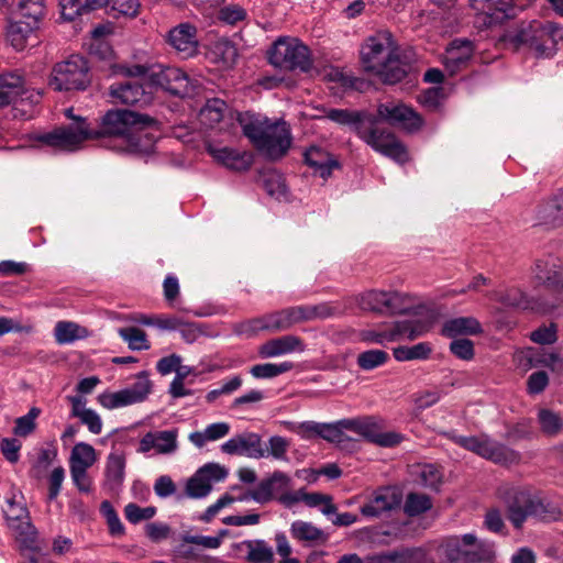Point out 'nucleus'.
<instances>
[{
	"label": "nucleus",
	"instance_id": "9b49d317",
	"mask_svg": "<svg viewBox=\"0 0 563 563\" xmlns=\"http://www.w3.org/2000/svg\"><path fill=\"white\" fill-rule=\"evenodd\" d=\"M358 307L378 314L404 313L410 308V297L400 291L367 290L357 297Z\"/></svg>",
	"mask_w": 563,
	"mask_h": 563
},
{
	"label": "nucleus",
	"instance_id": "7ed1b4c3",
	"mask_svg": "<svg viewBox=\"0 0 563 563\" xmlns=\"http://www.w3.org/2000/svg\"><path fill=\"white\" fill-rule=\"evenodd\" d=\"M154 120L146 114L130 110H109L102 118L100 128L93 130V139L108 140L110 147L119 151L126 150L132 144L133 129L136 125L146 126Z\"/></svg>",
	"mask_w": 563,
	"mask_h": 563
},
{
	"label": "nucleus",
	"instance_id": "4d7b16f0",
	"mask_svg": "<svg viewBox=\"0 0 563 563\" xmlns=\"http://www.w3.org/2000/svg\"><path fill=\"white\" fill-rule=\"evenodd\" d=\"M444 553L451 563H466L468 550L464 549L462 538L451 537L444 542Z\"/></svg>",
	"mask_w": 563,
	"mask_h": 563
},
{
	"label": "nucleus",
	"instance_id": "4c0bfd02",
	"mask_svg": "<svg viewBox=\"0 0 563 563\" xmlns=\"http://www.w3.org/2000/svg\"><path fill=\"white\" fill-rule=\"evenodd\" d=\"M37 29V26L30 25L27 22L13 18L7 30V38L12 47L16 51H22L25 48L30 36Z\"/></svg>",
	"mask_w": 563,
	"mask_h": 563
},
{
	"label": "nucleus",
	"instance_id": "a18cd8bd",
	"mask_svg": "<svg viewBox=\"0 0 563 563\" xmlns=\"http://www.w3.org/2000/svg\"><path fill=\"white\" fill-rule=\"evenodd\" d=\"M261 181L263 188L266 192L275 197L276 199H280L286 196V185L283 175L276 169H267L262 173Z\"/></svg>",
	"mask_w": 563,
	"mask_h": 563
},
{
	"label": "nucleus",
	"instance_id": "393cba45",
	"mask_svg": "<svg viewBox=\"0 0 563 563\" xmlns=\"http://www.w3.org/2000/svg\"><path fill=\"white\" fill-rule=\"evenodd\" d=\"M305 163L322 178H328L332 170L340 167L333 155L319 146H310L303 153Z\"/></svg>",
	"mask_w": 563,
	"mask_h": 563
},
{
	"label": "nucleus",
	"instance_id": "603ef678",
	"mask_svg": "<svg viewBox=\"0 0 563 563\" xmlns=\"http://www.w3.org/2000/svg\"><path fill=\"white\" fill-rule=\"evenodd\" d=\"M118 333L131 350L143 351L151 347L146 333L139 328H120Z\"/></svg>",
	"mask_w": 563,
	"mask_h": 563
},
{
	"label": "nucleus",
	"instance_id": "f8f14e48",
	"mask_svg": "<svg viewBox=\"0 0 563 563\" xmlns=\"http://www.w3.org/2000/svg\"><path fill=\"white\" fill-rule=\"evenodd\" d=\"M452 440L461 448L468 450L486 460L498 464H510L519 460L516 451L490 439L487 435L463 437L453 435Z\"/></svg>",
	"mask_w": 563,
	"mask_h": 563
},
{
	"label": "nucleus",
	"instance_id": "2eb2a0df",
	"mask_svg": "<svg viewBox=\"0 0 563 563\" xmlns=\"http://www.w3.org/2000/svg\"><path fill=\"white\" fill-rule=\"evenodd\" d=\"M152 80L168 93L177 97H190L196 92L195 82L177 67H162L152 74Z\"/></svg>",
	"mask_w": 563,
	"mask_h": 563
},
{
	"label": "nucleus",
	"instance_id": "473e14b6",
	"mask_svg": "<svg viewBox=\"0 0 563 563\" xmlns=\"http://www.w3.org/2000/svg\"><path fill=\"white\" fill-rule=\"evenodd\" d=\"M291 538L306 545L323 544L328 540V534L311 522L296 520L290 525Z\"/></svg>",
	"mask_w": 563,
	"mask_h": 563
},
{
	"label": "nucleus",
	"instance_id": "49530a36",
	"mask_svg": "<svg viewBox=\"0 0 563 563\" xmlns=\"http://www.w3.org/2000/svg\"><path fill=\"white\" fill-rule=\"evenodd\" d=\"M344 422L345 419H341L331 423H321L319 438L343 448L345 442L352 441V439L344 433V430H346L343 426Z\"/></svg>",
	"mask_w": 563,
	"mask_h": 563
},
{
	"label": "nucleus",
	"instance_id": "ea45409f",
	"mask_svg": "<svg viewBox=\"0 0 563 563\" xmlns=\"http://www.w3.org/2000/svg\"><path fill=\"white\" fill-rule=\"evenodd\" d=\"M532 506L531 517L541 521H556L563 515L559 505L534 495L532 496Z\"/></svg>",
	"mask_w": 563,
	"mask_h": 563
},
{
	"label": "nucleus",
	"instance_id": "69168bd1",
	"mask_svg": "<svg viewBox=\"0 0 563 563\" xmlns=\"http://www.w3.org/2000/svg\"><path fill=\"white\" fill-rule=\"evenodd\" d=\"M449 350L455 357L463 361H471L475 355L474 343L468 339H453Z\"/></svg>",
	"mask_w": 563,
	"mask_h": 563
},
{
	"label": "nucleus",
	"instance_id": "20e7f679",
	"mask_svg": "<svg viewBox=\"0 0 563 563\" xmlns=\"http://www.w3.org/2000/svg\"><path fill=\"white\" fill-rule=\"evenodd\" d=\"M357 135L368 146L379 154L405 164L409 161V153L405 144L388 129L380 128L377 118L372 114L357 126Z\"/></svg>",
	"mask_w": 563,
	"mask_h": 563
},
{
	"label": "nucleus",
	"instance_id": "bf43d9fd",
	"mask_svg": "<svg viewBox=\"0 0 563 563\" xmlns=\"http://www.w3.org/2000/svg\"><path fill=\"white\" fill-rule=\"evenodd\" d=\"M232 329L236 335L252 338L260 331H266L264 316L234 323Z\"/></svg>",
	"mask_w": 563,
	"mask_h": 563
},
{
	"label": "nucleus",
	"instance_id": "423d86ee",
	"mask_svg": "<svg viewBox=\"0 0 563 563\" xmlns=\"http://www.w3.org/2000/svg\"><path fill=\"white\" fill-rule=\"evenodd\" d=\"M268 60L285 70L308 73L312 67L309 47L295 37L277 38L268 51Z\"/></svg>",
	"mask_w": 563,
	"mask_h": 563
},
{
	"label": "nucleus",
	"instance_id": "cd10ccee",
	"mask_svg": "<svg viewBox=\"0 0 563 563\" xmlns=\"http://www.w3.org/2000/svg\"><path fill=\"white\" fill-rule=\"evenodd\" d=\"M484 332L475 317H456L446 320L441 328V335L455 339L460 335H479Z\"/></svg>",
	"mask_w": 563,
	"mask_h": 563
},
{
	"label": "nucleus",
	"instance_id": "338daca9",
	"mask_svg": "<svg viewBox=\"0 0 563 563\" xmlns=\"http://www.w3.org/2000/svg\"><path fill=\"white\" fill-rule=\"evenodd\" d=\"M214 54H217L225 67L234 65L238 58V49L230 41H221L214 45Z\"/></svg>",
	"mask_w": 563,
	"mask_h": 563
},
{
	"label": "nucleus",
	"instance_id": "1a4fd4ad",
	"mask_svg": "<svg viewBox=\"0 0 563 563\" xmlns=\"http://www.w3.org/2000/svg\"><path fill=\"white\" fill-rule=\"evenodd\" d=\"M96 136L93 129L85 118H78L76 122L67 126H60L52 132L43 133L37 136V141L60 151L73 152L80 147V145Z\"/></svg>",
	"mask_w": 563,
	"mask_h": 563
},
{
	"label": "nucleus",
	"instance_id": "a878e982",
	"mask_svg": "<svg viewBox=\"0 0 563 563\" xmlns=\"http://www.w3.org/2000/svg\"><path fill=\"white\" fill-rule=\"evenodd\" d=\"M305 350L303 342L296 335H284L272 339L258 347V354L263 358L276 357L292 352H302Z\"/></svg>",
	"mask_w": 563,
	"mask_h": 563
},
{
	"label": "nucleus",
	"instance_id": "0eeeda50",
	"mask_svg": "<svg viewBox=\"0 0 563 563\" xmlns=\"http://www.w3.org/2000/svg\"><path fill=\"white\" fill-rule=\"evenodd\" d=\"M88 71L87 60L73 55L54 66L48 85L56 91L85 90L90 84Z\"/></svg>",
	"mask_w": 563,
	"mask_h": 563
},
{
	"label": "nucleus",
	"instance_id": "f03ea898",
	"mask_svg": "<svg viewBox=\"0 0 563 563\" xmlns=\"http://www.w3.org/2000/svg\"><path fill=\"white\" fill-rule=\"evenodd\" d=\"M238 121L244 135L271 159H279L288 152L292 139L285 121L271 122L247 112L239 114Z\"/></svg>",
	"mask_w": 563,
	"mask_h": 563
},
{
	"label": "nucleus",
	"instance_id": "3c124183",
	"mask_svg": "<svg viewBox=\"0 0 563 563\" xmlns=\"http://www.w3.org/2000/svg\"><path fill=\"white\" fill-rule=\"evenodd\" d=\"M325 117L342 125H352L357 133V126L365 121L368 114L358 111H351L347 109H330Z\"/></svg>",
	"mask_w": 563,
	"mask_h": 563
},
{
	"label": "nucleus",
	"instance_id": "de8ad7c7",
	"mask_svg": "<svg viewBox=\"0 0 563 563\" xmlns=\"http://www.w3.org/2000/svg\"><path fill=\"white\" fill-rule=\"evenodd\" d=\"M294 368L291 362H282L279 364L264 363L256 364L250 368V374L257 379H269L287 373Z\"/></svg>",
	"mask_w": 563,
	"mask_h": 563
},
{
	"label": "nucleus",
	"instance_id": "bb28decb",
	"mask_svg": "<svg viewBox=\"0 0 563 563\" xmlns=\"http://www.w3.org/2000/svg\"><path fill=\"white\" fill-rule=\"evenodd\" d=\"M473 55V44L468 40L456 38L446 48L444 56L445 68L451 75L464 67Z\"/></svg>",
	"mask_w": 563,
	"mask_h": 563
},
{
	"label": "nucleus",
	"instance_id": "a19ab883",
	"mask_svg": "<svg viewBox=\"0 0 563 563\" xmlns=\"http://www.w3.org/2000/svg\"><path fill=\"white\" fill-rule=\"evenodd\" d=\"M228 110V106L225 101L219 98L209 99L205 107L200 110L199 117L200 121L209 126L213 128L216 124L221 122L224 117V113Z\"/></svg>",
	"mask_w": 563,
	"mask_h": 563
},
{
	"label": "nucleus",
	"instance_id": "5fc2aeb1",
	"mask_svg": "<svg viewBox=\"0 0 563 563\" xmlns=\"http://www.w3.org/2000/svg\"><path fill=\"white\" fill-rule=\"evenodd\" d=\"M388 360V354L383 350H368L357 356V365L364 371H372Z\"/></svg>",
	"mask_w": 563,
	"mask_h": 563
},
{
	"label": "nucleus",
	"instance_id": "c85d7f7f",
	"mask_svg": "<svg viewBox=\"0 0 563 563\" xmlns=\"http://www.w3.org/2000/svg\"><path fill=\"white\" fill-rule=\"evenodd\" d=\"M209 153L216 161L236 172L247 170L253 163V157L250 153L240 152L230 147H210Z\"/></svg>",
	"mask_w": 563,
	"mask_h": 563
},
{
	"label": "nucleus",
	"instance_id": "052dcab7",
	"mask_svg": "<svg viewBox=\"0 0 563 563\" xmlns=\"http://www.w3.org/2000/svg\"><path fill=\"white\" fill-rule=\"evenodd\" d=\"M444 99L442 87H433L422 91L418 96L419 103L428 111H437Z\"/></svg>",
	"mask_w": 563,
	"mask_h": 563
},
{
	"label": "nucleus",
	"instance_id": "c756f323",
	"mask_svg": "<svg viewBox=\"0 0 563 563\" xmlns=\"http://www.w3.org/2000/svg\"><path fill=\"white\" fill-rule=\"evenodd\" d=\"M126 456L121 450L113 449L106 462L104 476L106 485L110 489H118L125 478Z\"/></svg>",
	"mask_w": 563,
	"mask_h": 563
},
{
	"label": "nucleus",
	"instance_id": "39448f33",
	"mask_svg": "<svg viewBox=\"0 0 563 563\" xmlns=\"http://www.w3.org/2000/svg\"><path fill=\"white\" fill-rule=\"evenodd\" d=\"M519 44L529 46L538 56L551 57L563 41V27L552 21H532L516 35Z\"/></svg>",
	"mask_w": 563,
	"mask_h": 563
},
{
	"label": "nucleus",
	"instance_id": "7c9ffc66",
	"mask_svg": "<svg viewBox=\"0 0 563 563\" xmlns=\"http://www.w3.org/2000/svg\"><path fill=\"white\" fill-rule=\"evenodd\" d=\"M464 545H474V550H468L466 554V563H494L496 560L495 543L492 541H477L473 533L462 536Z\"/></svg>",
	"mask_w": 563,
	"mask_h": 563
},
{
	"label": "nucleus",
	"instance_id": "864d4df0",
	"mask_svg": "<svg viewBox=\"0 0 563 563\" xmlns=\"http://www.w3.org/2000/svg\"><path fill=\"white\" fill-rule=\"evenodd\" d=\"M432 501L429 496L419 493H409L407 495L404 510L410 516H418L431 509Z\"/></svg>",
	"mask_w": 563,
	"mask_h": 563
},
{
	"label": "nucleus",
	"instance_id": "412c9836",
	"mask_svg": "<svg viewBox=\"0 0 563 563\" xmlns=\"http://www.w3.org/2000/svg\"><path fill=\"white\" fill-rule=\"evenodd\" d=\"M494 299L506 307L532 310L541 313L549 312L555 307L554 303L548 305L540 302L538 299L529 298L521 289L515 287L495 292Z\"/></svg>",
	"mask_w": 563,
	"mask_h": 563
},
{
	"label": "nucleus",
	"instance_id": "dca6fc26",
	"mask_svg": "<svg viewBox=\"0 0 563 563\" xmlns=\"http://www.w3.org/2000/svg\"><path fill=\"white\" fill-rule=\"evenodd\" d=\"M24 78L18 73H4L0 75V107L11 103H23L29 101L31 104L38 103L41 93L35 90H29L24 87Z\"/></svg>",
	"mask_w": 563,
	"mask_h": 563
},
{
	"label": "nucleus",
	"instance_id": "b1692460",
	"mask_svg": "<svg viewBox=\"0 0 563 563\" xmlns=\"http://www.w3.org/2000/svg\"><path fill=\"white\" fill-rule=\"evenodd\" d=\"M177 430L151 431L140 441L139 452L155 450L158 454H169L177 449Z\"/></svg>",
	"mask_w": 563,
	"mask_h": 563
},
{
	"label": "nucleus",
	"instance_id": "6e6552de",
	"mask_svg": "<svg viewBox=\"0 0 563 563\" xmlns=\"http://www.w3.org/2000/svg\"><path fill=\"white\" fill-rule=\"evenodd\" d=\"M343 426L367 442L382 448L397 446L404 440V435L399 432L384 431L385 420L376 416L346 418Z\"/></svg>",
	"mask_w": 563,
	"mask_h": 563
},
{
	"label": "nucleus",
	"instance_id": "c03bdc74",
	"mask_svg": "<svg viewBox=\"0 0 563 563\" xmlns=\"http://www.w3.org/2000/svg\"><path fill=\"white\" fill-rule=\"evenodd\" d=\"M97 461L96 450L86 442L77 443L70 453L69 466L89 468Z\"/></svg>",
	"mask_w": 563,
	"mask_h": 563
},
{
	"label": "nucleus",
	"instance_id": "ddd939ff",
	"mask_svg": "<svg viewBox=\"0 0 563 563\" xmlns=\"http://www.w3.org/2000/svg\"><path fill=\"white\" fill-rule=\"evenodd\" d=\"M475 11V24L481 29H489L501 24L515 15L512 0H468Z\"/></svg>",
	"mask_w": 563,
	"mask_h": 563
},
{
	"label": "nucleus",
	"instance_id": "79ce46f5",
	"mask_svg": "<svg viewBox=\"0 0 563 563\" xmlns=\"http://www.w3.org/2000/svg\"><path fill=\"white\" fill-rule=\"evenodd\" d=\"M432 353V346L428 342H420L412 346H398L393 350L394 357L398 362L413 360H427Z\"/></svg>",
	"mask_w": 563,
	"mask_h": 563
},
{
	"label": "nucleus",
	"instance_id": "2f4dec72",
	"mask_svg": "<svg viewBox=\"0 0 563 563\" xmlns=\"http://www.w3.org/2000/svg\"><path fill=\"white\" fill-rule=\"evenodd\" d=\"M266 331L279 332L302 322L299 306L288 307L283 310L264 314Z\"/></svg>",
	"mask_w": 563,
	"mask_h": 563
},
{
	"label": "nucleus",
	"instance_id": "5701e85b",
	"mask_svg": "<svg viewBox=\"0 0 563 563\" xmlns=\"http://www.w3.org/2000/svg\"><path fill=\"white\" fill-rule=\"evenodd\" d=\"M168 43L183 58L191 57L198 47L197 29L190 23H181L169 31Z\"/></svg>",
	"mask_w": 563,
	"mask_h": 563
},
{
	"label": "nucleus",
	"instance_id": "9d476101",
	"mask_svg": "<svg viewBox=\"0 0 563 563\" xmlns=\"http://www.w3.org/2000/svg\"><path fill=\"white\" fill-rule=\"evenodd\" d=\"M60 16L74 21L77 16L107 5L120 15L134 18L139 13L137 0H58Z\"/></svg>",
	"mask_w": 563,
	"mask_h": 563
},
{
	"label": "nucleus",
	"instance_id": "c9c22d12",
	"mask_svg": "<svg viewBox=\"0 0 563 563\" xmlns=\"http://www.w3.org/2000/svg\"><path fill=\"white\" fill-rule=\"evenodd\" d=\"M8 527L13 533L15 541L20 544L22 550H35L37 531L30 521V518L13 521Z\"/></svg>",
	"mask_w": 563,
	"mask_h": 563
},
{
	"label": "nucleus",
	"instance_id": "8fccbe9b",
	"mask_svg": "<svg viewBox=\"0 0 563 563\" xmlns=\"http://www.w3.org/2000/svg\"><path fill=\"white\" fill-rule=\"evenodd\" d=\"M302 322L316 319H327L340 314V309L329 302H321L313 306H299Z\"/></svg>",
	"mask_w": 563,
	"mask_h": 563
},
{
	"label": "nucleus",
	"instance_id": "0e129e2a",
	"mask_svg": "<svg viewBox=\"0 0 563 563\" xmlns=\"http://www.w3.org/2000/svg\"><path fill=\"white\" fill-rule=\"evenodd\" d=\"M288 429L299 435L303 440H311L313 438H319L320 435V428L321 422H314V421H305L301 423H294L288 422L287 423Z\"/></svg>",
	"mask_w": 563,
	"mask_h": 563
},
{
	"label": "nucleus",
	"instance_id": "f3484780",
	"mask_svg": "<svg viewBox=\"0 0 563 563\" xmlns=\"http://www.w3.org/2000/svg\"><path fill=\"white\" fill-rule=\"evenodd\" d=\"M377 121L398 125L409 132L418 131L423 125L422 117L404 103L386 102L377 107Z\"/></svg>",
	"mask_w": 563,
	"mask_h": 563
},
{
	"label": "nucleus",
	"instance_id": "680f3d73",
	"mask_svg": "<svg viewBox=\"0 0 563 563\" xmlns=\"http://www.w3.org/2000/svg\"><path fill=\"white\" fill-rule=\"evenodd\" d=\"M156 514V508L153 506L140 507L134 503H130L124 507V515L129 522L136 525L143 520L152 519Z\"/></svg>",
	"mask_w": 563,
	"mask_h": 563
},
{
	"label": "nucleus",
	"instance_id": "13d9d810",
	"mask_svg": "<svg viewBox=\"0 0 563 563\" xmlns=\"http://www.w3.org/2000/svg\"><path fill=\"white\" fill-rule=\"evenodd\" d=\"M210 492L211 483L198 472L186 484V495L190 498H203Z\"/></svg>",
	"mask_w": 563,
	"mask_h": 563
},
{
	"label": "nucleus",
	"instance_id": "58836bf2",
	"mask_svg": "<svg viewBox=\"0 0 563 563\" xmlns=\"http://www.w3.org/2000/svg\"><path fill=\"white\" fill-rule=\"evenodd\" d=\"M88 336V330L73 321H58L54 328L55 341L60 344H69Z\"/></svg>",
	"mask_w": 563,
	"mask_h": 563
},
{
	"label": "nucleus",
	"instance_id": "f704fd0d",
	"mask_svg": "<svg viewBox=\"0 0 563 563\" xmlns=\"http://www.w3.org/2000/svg\"><path fill=\"white\" fill-rule=\"evenodd\" d=\"M280 500L286 506H291L299 500L305 501L309 507L320 506L321 512L325 516H330L336 512V507L332 504V498L328 495L319 493L290 494L283 496Z\"/></svg>",
	"mask_w": 563,
	"mask_h": 563
},
{
	"label": "nucleus",
	"instance_id": "6e6d98bb",
	"mask_svg": "<svg viewBox=\"0 0 563 563\" xmlns=\"http://www.w3.org/2000/svg\"><path fill=\"white\" fill-rule=\"evenodd\" d=\"M41 415V409L32 407L29 412L15 420L13 433L18 437H27L36 428V418Z\"/></svg>",
	"mask_w": 563,
	"mask_h": 563
},
{
	"label": "nucleus",
	"instance_id": "72a5a7b5",
	"mask_svg": "<svg viewBox=\"0 0 563 563\" xmlns=\"http://www.w3.org/2000/svg\"><path fill=\"white\" fill-rule=\"evenodd\" d=\"M12 14L14 19L40 27L41 22L46 15L45 2L44 0H20Z\"/></svg>",
	"mask_w": 563,
	"mask_h": 563
},
{
	"label": "nucleus",
	"instance_id": "4be33fe9",
	"mask_svg": "<svg viewBox=\"0 0 563 563\" xmlns=\"http://www.w3.org/2000/svg\"><path fill=\"white\" fill-rule=\"evenodd\" d=\"M401 504V495L391 487H383L376 490L372 499L361 507V514L365 517L377 518L385 511H390Z\"/></svg>",
	"mask_w": 563,
	"mask_h": 563
},
{
	"label": "nucleus",
	"instance_id": "37998d69",
	"mask_svg": "<svg viewBox=\"0 0 563 563\" xmlns=\"http://www.w3.org/2000/svg\"><path fill=\"white\" fill-rule=\"evenodd\" d=\"M244 544L247 548L246 561L250 563H274L273 548L264 540H249Z\"/></svg>",
	"mask_w": 563,
	"mask_h": 563
},
{
	"label": "nucleus",
	"instance_id": "e433bc0d",
	"mask_svg": "<svg viewBox=\"0 0 563 563\" xmlns=\"http://www.w3.org/2000/svg\"><path fill=\"white\" fill-rule=\"evenodd\" d=\"M539 219L551 225H561L563 223V190L555 194L552 198L539 207Z\"/></svg>",
	"mask_w": 563,
	"mask_h": 563
},
{
	"label": "nucleus",
	"instance_id": "a211bd4d",
	"mask_svg": "<svg viewBox=\"0 0 563 563\" xmlns=\"http://www.w3.org/2000/svg\"><path fill=\"white\" fill-rule=\"evenodd\" d=\"M109 96L112 103L140 108L146 107L153 101L152 92L146 91L141 82L133 79L112 84L109 88Z\"/></svg>",
	"mask_w": 563,
	"mask_h": 563
},
{
	"label": "nucleus",
	"instance_id": "aec40b11",
	"mask_svg": "<svg viewBox=\"0 0 563 563\" xmlns=\"http://www.w3.org/2000/svg\"><path fill=\"white\" fill-rule=\"evenodd\" d=\"M221 450L230 455H246L253 459L265 456L261 437L253 432L242 433L229 439L221 445Z\"/></svg>",
	"mask_w": 563,
	"mask_h": 563
},
{
	"label": "nucleus",
	"instance_id": "f257e3e1",
	"mask_svg": "<svg viewBox=\"0 0 563 563\" xmlns=\"http://www.w3.org/2000/svg\"><path fill=\"white\" fill-rule=\"evenodd\" d=\"M360 55L364 70L376 75L384 84L395 85L408 74L409 66L398 57L396 43L388 31L368 36Z\"/></svg>",
	"mask_w": 563,
	"mask_h": 563
},
{
	"label": "nucleus",
	"instance_id": "774afa93",
	"mask_svg": "<svg viewBox=\"0 0 563 563\" xmlns=\"http://www.w3.org/2000/svg\"><path fill=\"white\" fill-rule=\"evenodd\" d=\"M442 481L440 470L433 464H426L420 470V482L424 487L438 489Z\"/></svg>",
	"mask_w": 563,
	"mask_h": 563
},
{
	"label": "nucleus",
	"instance_id": "4468645a",
	"mask_svg": "<svg viewBox=\"0 0 563 563\" xmlns=\"http://www.w3.org/2000/svg\"><path fill=\"white\" fill-rule=\"evenodd\" d=\"M499 496L506 504L507 518L511 525L520 530L532 514V494L518 487H503Z\"/></svg>",
	"mask_w": 563,
	"mask_h": 563
},
{
	"label": "nucleus",
	"instance_id": "6ab92c4d",
	"mask_svg": "<svg viewBox=\"0 0 563 563\" xmlns=\"http://www.w3.org/2000/svg\"><path fill=\"white\" fill-rule=\"evenodd\" d=\"M533 273L539 285L554 292L563 291V266L559 258L549 255L537 260Z\"/></svg>",
	"mask_w": 563,
	"mask_h": 563
},
{
	"label": "nucleus",
	"instance_id": "09e8293b",
	"mask_svg": "<svg viewBox=\"0 0 563 563\" xmlns=\"http://www.w3.org/2000/svg\"><path fill=\"white\" fill-rule=\"evenodd\" d=\"M538 423L541 431L548 437H555L563 428V419L551 409L542 408L538 411Z\"/></svg>",
	"mask_w": 563,
	"mask_h": 563
},
{
	"label": "nucleus",
	"instance_id": "e2e57ef3",
	"mask_svg": "<svg viewBox=\"0 0 563 563\" xmlns=\"http://www.w3.org/2000/svg\"><path fill=\"white\" fill-rule=\"evenodd\" d=\"M217 18L222 23L234 25L246 18V11L238 4H228L219 9Z\"/></svg>",
	"mask_w": 563,
	"mask_h": 563
}]
</instances>
